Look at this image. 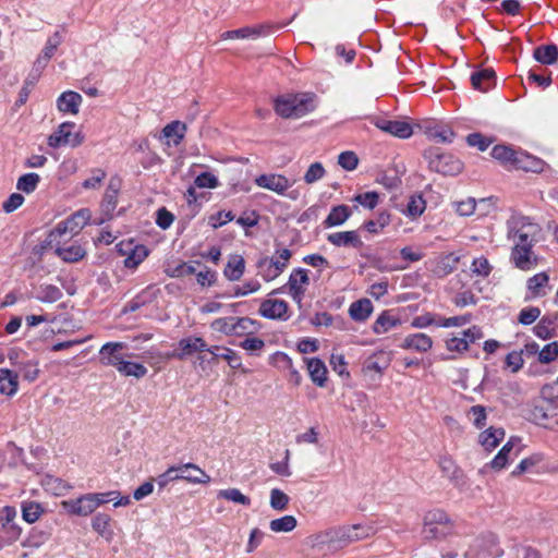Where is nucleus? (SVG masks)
Listing matches in <instances>:
<instances>
[{"label": "nucleus", "mask_w": 558, "mask_h": 558, "mask_svg": "<svg viewBox=\"0 0 558 558\" xmlns=\"http://www.w3.org/2000/svg\"><path fill=\"white\" fill-rule=\"evenodd\" d=\"M374 529L368 525L353 524L331 529L308 537V544L313 548H320L322 545L330 544L335 547H344L352 543L371 537Z\"/></svg>", "instance_id": "1"}, {"label": "nucleus", "mask_w": 558, "mask_h": 558, "mask_svg": "<svg viewBox=\"0 0 558 558\" xmlns=\"http://www.w3.org/2000/svg\"><path fill=\"white\" fill-rule=\"evenodd\" d=\"M558 385H545L539 398L535 399L527 418L543 427L558 429Z\"/></svg>", "instance_id": "2"}, {"label": "nucleus", "mask_w": 558, "mask_h": 558, "mask_svg": "<svg viewBox=\"0 0 558 558\" xmlns=\"http://www.w3.org/2000/svg\"><path fill=\"white\" fill-rule=\"evenodd\" d=\"M126 348L124 342H107L100 351V362L106 366H113L123 376L142 378L147 374V368L140 363L125 361L121 351Z\"/></svg>", "instance_id": "3"}, {"label": "nucleus", "mask_w": 558, "mask_h": 558, "mask_svg": "<svg viewBox=\"0 0 558 558\" xmlns=\"http://www.w3.org/2000/svg\"><path fill=\"white\" fill-rule=\"evenodd\" d=\"M507 239L513 245H535L541 227L530 217L513 213L506 222Z\"/></svg>", "instance_id": "4"}, {"label": "nucleus", "mask_w": 558, "mask_h": 558, "mask_svg": "<svg viewBox=\"0 0 558 558\" xmlns=\"http://www.w3.org/2000/svg\"><path fill=\"white\" fill-rule=\"evenodd\" d=\"M313 99L306 95H284L275 100V111L282 118H301L313 110Z\"/></svg>", "instance_id": "5"}, {"label": "nucleus", "mask_w": 558, "mask_h": 558, "mask_svg": "<svg viewBox=\"0 0 558 558\" xmlns=\"http://www.w3.org/2000/svg\"><path fill=\"white\" fill-rule=\"evenodd\" d=\"M16 517L17 511L12 506L0 509V550L15 543L22 534Z\"/></svg>", "instance_id": "6"}, {"label": "nucleus", "mask_w": 558, "mask_h": 558, "mask_svg": "<svg viewBox=\"0 0 558 558\" xmlns=\"http://www.w3.org/2000/svg\"><path fill=\"white\" fill-rule=\"evenodd\" d=\"M429 169L445 175H454L461 172L462 163L450 154L440 151L439 148H429L424 153Z\"/></svg>", "instance_id": "7"}, {"label": "nucleus", "mask_w": 558, "mask_h": 558, "mask_svg": "<svg viewBox=\"0 0 558 558\" xmlns=\"http://www.w3.org/2000/svg\"><path fill=\"white\" fill-rule=\"evenodd\" d=\"M291 256L289 248L277 250L271 258L263 257L257 262L258 274L266 281L276 279L287 268Z\"/></svg>", "instance_id": "8"}, {"label": "nucleus", "mask_w": 558, "mask_h": 558, "mask_svg": "<svg viewBox=\"0 0 558 558\" xmlns=\"http://www.w3.org/2000/svg\"><path fill=\"white\" fill-rule=\"evenodd\" d=\"M75 123L64 122L48 137V145L52 148L61 146L77 147L84 142V135L74 131Z\"/></svg>", "instance_id": "9"}, {"label": "nucleus", "mask_w": 558, "mask_h": 558, "mask_svg": "<svg viewBox=\"0 0 558 558\" xmlns=\"http://www.w3.org/2000/svg\"><path fill=\"white\" fill-rule=\"evenodd\" d=\"M89 219V209H80L66 220L59 222L53 230V234L58 236H62L66 233L76 234L87 225Z\"/></svg>", "instance_id": "10"}, {"label": "nucleus", "mask_w": 558, "mask_h": 558, "mask_svg": "<svg viewBox=\"0 0 558 558\" xmlns=\"http://www.w3.org/2000/svg\"><path fill=\"white\" fill-rule=\"evenodd\" d=\"M180 350L179 360H185L187 356L196 353L207 351L213 355H217L216 350H220L218 345L208 347L206 341L201 337H187L178 342Z\"/></svg>", "instance_id": "11"}, {"label": "nucleus", "mask_w": 558, "mask_h": 558, "mask_svg": "<svg viewBox=\"0 0 558 558\" xmlns=\"http://www.w3.org/2000/svg\"><path fill=\"white\" fill-rule=\"evenodd\" d=\"M534 245H513L510 260L521 270H530L537 265V256L533 252Z\"/></svg>", "instance_id": "12"}, {"label": "nucleus", "mask_w": 558, "mask_h": 558, "mask_svg": "<svg viewBox=\"0 0 558 558\" xmlns=\"http://www.w3.org/2000/svg\"><path fill=\"white\" fill-rule=\"evenodd\" d=\"M307 270L304 268L293 269L288 280L289 292L292 299L301 303L304 298L306 287L310 283Z\"/></svg>", "instance_id": "13"}, {"label": "nucleus", "mask_w": 558, "mask_h": 558, "mask_svg": "<svg viewBox=\"0 0 558 558\" xmlns=\"http://www.w3.org/2000/svg\"><path fill=\"white\" fill-rule=\"evenodd\" d=\"M374 124L379 130L399 138H408L413 134V128L407 121L376 118Z\"/></svg>", "instance_id": "14"}, {"label": "nucleus", "mask_w": 558, "mask_h": 558, "mask_svg": "<svg viewBox=\"0 0 558 558\" xmlns=\"http://www.w3.org/2000/svg\"><path fill=\"white\" fill-rule=\"evenodd\" d=\"M61 505L69 513L82 517H87L97 509L90 493L75 499L63 500Z\"/></svg>", "instance_id": "15"}, {"label": "nucleus", "mask_w": 558, "mask_h": 558, "mask_svg": "<svg viewBox=\"0 0 558 558\" xmlns=\"http://www.w3.org/2000/svg\"><path fill=\"white\" fill-rule=\"evenodd\" d=\"M174 469L178 472V480L193 484H206L210 481V476L196 464L186 463L174 466Z\"/></svg>", "instance_id": "16"}, {"label": "nucleus", "mask_w": 558, "mask_h": 558, "mask_svg": "<svg viewBox=\"0 0 558 558\" xmlns=\"http://www.w3.org/2000/svg\"><path fill=\"white\" fill-rule=\"evenodd\" d=\"M257 186L282 195L290 186V181L281 174H262L255 179Z\"/></svg>", "instance_id": "17"}, {"label": "nucleus", "mask_w": 558, "mask_h": 558, "mask_svg": "<svg viewBox=\"0 0 558 558\" xmlns=\"http://www.w3.org/2000/svg\"><path fill=\"white\" fill-rule=\"evenodd\" d=\"M288 303L283 300L268 299L262 302L259 314L268 319H282L288 312Z\"/></svg>", "instance_id": "18"}, {"label": "nucleus", "mask_w": 558, "mask_h": 558, "mask_svg": "<svg viewBox=\"0 0 558 558\" xmlns=\"http://www.w3.org/2000/svg\"><path fill=\"white\" fill-rule=\"evenodd\" d=\"M327 241L335 246L360 248L363 246L357 231H340L327 235Z\"/></svg>", "instance_id": "19"}, {"label": "nucleus", "mask_w": 558, "mask_h": 558, "mask_svg": "<svg viewBox=\"0 0 558 558\" xmlns=\"http://www.w3.org/2000/svg\"><path fill=\"white\" fill-rule=\"evenodd\" d=\"M82 100L83 98L78 93L68 90L59 96L57 107L61 112L76 114Z\"/></svg>", "instance_id": "20"}, {"label": "nucleus", "mask_w": 558, "mask_h": 558, "mask_svg": "<svg viewBox=\"0 0 558 558\" xmlns=\"http://www.w3.org/2000/svg\"><path fill=\"white\" fill-rule=\"evenodd\" d=\"M433 345V340L425 333H413L409 335L403 339L401 348L405 350H414L417 352H426Z\"/></svg>", "instance_id": "21"}, {"label": "nucleus", "mask_w": 558, "mask_h": 558, "mask_svg": "<svg viewBox=\"0 0 558 558\" xmlns=\"http://www.w3.org/2000/svg\"><path fill=\"white\" fill-rule=\"evenodd\" d=\"M471 83L474 89L487 92L495 85V71L493 69H483L472 73Z\"/></svg>", "instance_id": "22"}, {"label": "nucleus", "mask_w": 558, "mask_h": 558, "mask_svg": "<svg viewBox=\"0 0 558 558\" xmlns=\"http://www.w3.org/2000/svg\"><path fill=\"white\" fill-rule=\"evenodd\" d=\"M90 495L93 497L96 508L110 501H113L114 507L128 506L131 502L129 496L119 498L120 493L117 490H111L107 493H90Z\"/></svg>", "instance_id": "23"}, {"label": "nucleus", "mask_w": 558, "mask_h": 558, "mask_svg": "<svg viewBox=\"0 0 558 558\" xmlns=\"http://www.w3.org/2000/svg\"><path fill=\"white\" fill-rule=\"evenodd\" d=\"M311 379L318 387H324L327 380V368L323 361L313 357L306 361Z\"/></svg>", "instance_id": "24"}, {"label": "nucleus", "mask_w": 558, "mask_h": 558, "mask_svg": "<svg viewBox=\"0 0 558 558\" xmlns=\"http://www.w3.org/2000/svg\"><path fill=\"white\" fill-rule=\"evenodd\" d=\"M352 215L351 208L347 205H338L331 208L324 221L325 227H338L343 225Z\"/></svg>", "instance_id": "25"}, {"label": "nucleus", "mask_w": 558, "mask_h": 558, "mask_svg": "<svg viewBox=\"0 0 558 558\" xmlns=\"http://www.w3.org/2000/svg\"><path fill=\"white\" fill-rule=\"evenodd\" d=\"M17 373L8 368H0V392L7 396H13L19 387Z\"/></svg>", "instance_id": "26"}, {"label": "nucleus", "mask_w": 558, "mask_h": 558, "mask_svg": "<svg viewBox=\"0 0 558 558\" xmlns=\"http://www.w3.org/2000/svg\"><path fill=\"white\" fill-rule=\"evenodd\" d=\"M373 312V304L368 299H361L350 305L349 314L355 322L366 320Z\"/></svg>", "instance_id": "27"}, {"label": "nucleus", "mask_w": 558, "mask_h": 558, "mask_svg": "<svg viewBox=\"0 0 558 558\" xmlns=\"http://www.w3.org/2000/svg\"><path fill=\"white\" fill-rule=\"evenodd\" d=\"M245 262L243 257L239 255H233L228 260L223 274L230 281H238L243 276Z\"/></svg>", "instance_id": "28"}, {"label": "nucleus", "mask_w": 558, "mask_h": 558, "mask_svg": "<svg viewBox=\"0 0 558 558\" xmlns=\"http://www.w3.org/2000/svg\"><path fill=\"white\" fill-rule=\"evenodd\" d=\"M505 430L502 428L489 427L480 435L482 446L490 451L504 439Z\"/></svg>", "instance_id": "29"}, {"label": "nucleus", "mask_w": 558, "mask_h": 558, "mask_svg": "<svg viewBox=\"0 0 558 558\" xmlns=\"http://www.w3.org/2000/svg\"><path fill=\"white\" fill-rule=\"evenodd\" d=\"M534 58L542 64H554L558 61V47L556 45H542L535 48Z\"/></svg>", "instance_id": "30"}, {"label": "nucleus", "mask_w": 558, "mask_h": 558, "mask_svg": "<svg viewBox=\"0 0 558 558\" xmlns=\"http://www.w3.org/2000/svg\"><path fill=\"white\" fill-rule=\"evenodd\" d=\"M264 26L257 27H243L233 31H227L221 34V39H246V38H256L260 36L264 32Z\"/></svg>", "instance_id": "31"}, {"label": "nucleus", "mask_w": 558, "mask_h": 558, "mask_svg": "<svg viewBox=\"0 0 558 558\" xmlns=\"http://www.w3.org/2000/svg\"><path fill=\"white\" fill-rule=\"evenodd\" d=\"M426 209V202L421 194H413L409 197L405 209L402 213L411 218L415 219L420 217Z\"/></svg>", "instance_id": "32"}, {"label": "nucleus", "mask_w": 558, "mask_h": 558, "mask_svg": "<svg viewBox=\"0 0 558 558\" xmlns=\"http://www.w3.org/2000/svg\"><path fill=\"white\" fill-rule=\"evenodd\" d=\"M518 441L519 440L517 438H510L508 440V442L499 450L498 454L492 460L490 465L493 469L501 470L506 466Z\"/></svg>", "instance_id": "33"}, {"label": "nucleus", "mask_w": 558, "mask_h": 558, "mask_svg": "<svg viewBox=\"0 0 558 558\" xmlns=\"http://www.w3.org/2000/svg\"><path fill=\"white\" fill-rule=\"evenodd\" d=\"M389 365V360L384 352H378L369 356L363 364L365 372H375L381 374Z\"/></svg>", "instance_id": "34"}, {"label": "nucleus", "mask_w": 558, "mask_h": 558, "mask_svg": "<svg viewBox=\"0 0 558 558\" xmlns=\"http://www.w3.org/2000/svg\"><path fill=\"white\" fill-rule=\"evenodd\" d=\"M400 324V319L388 312L378 316L373 325V331L377 335L385 333Z\"/></svg>", "instance_id": "35"}, {"label": "nucleus", "mask_w": 558, "mask_h": 558, "mask_svg": "<svg viewBox=\"0 0 558 558\" xmlns=\"http://www.w3.org/2000/svg\"><path fill=\"white\" fill-rule=\"evenodd\" d=\"M514 167L519 168V169H523L525 171L541 172L544 168V162H543V160H541L536 157H533V156H530V155H526L523 153H519V156H518Z\"/></svg>", "instance_id": "36"}, {"label": "nucleus", "mask_w": 558, "mask_h": 558, "mask_svg": "<svg viewBox=\"0 0 558 558\" xmlns=\"http://www.w3.org/2000/svg\"><path fill=\"white\" fill-rule=\"evenodd\" d=\"M298 525V521L294 515H284L278 519H274L269 523V529L275 533H288L293 531Z\"/></svg>", "instance_id": "37"}, {"label": "nucleus", "mask_w": 558, "mask_h": 558, "mask_svg": "<svg viewBox=\"0 0 558 558\" xmlns=\"http://www.w3.org/2000/svg\"><path fill=\"white\" fill-rule=\"evenodd\" d=\"M111 518L105 513H98L93 518L92 527L100 536L110 538L112 536V530L110 529Z\"/></svg>", "instance_id": "38"}, {"label": "nucleus", "mask_w": 558, "mask_h": 558, "mask_svg": "<svg viewBox=\"0 0 558 558\" xmlns=\"http://www.w3.org/2000/svg\"><path fill=\"white\" fill-rule=\"evenodd\" d=\"M492 156L502 163L515 166L519 153L505 145H496L492 150Z\"/></svg>", "instance_id": "39"}, {"label": "nucleus", "mask_w": 558, "mask_h": 558, "mask_svg": "<svg viewBox=\"0 0 558 558\" xmlns=\"http://www.w3.org/2000/svg\"><path fill=\"white\" fill-rule=\"evenodd\" d=\"M62 291L52 284H43L37 290L36 298L44 303H53L62 298Z\"/></svg>", "instance_id": "40"}, {"label": "nucleus", "mask_w": 558, "mask_h": 558, "mask_svg": "<svg viewBox=\"0 0 558 558\" xmlns=\"http://www.w3.org/2000/svg\"><path fill=\"white\" fill-rule=\"evenodd\" d=\"M44 512L41 506L35 501L22 502V518L27 523L36 522Z\"/></svg>", "instance_id": "41"}, {"label": "nucleus", "mask_w": 558, "mask_h": 558, "mask_svg": "<svg viewBox=\"0 0 558 558\" xmlns=\"http://www.w3.org/2000/svg\"><path fill=\"white\" fill-rule=\"evenodd\" d=\"M186 125L180 121H172L162 129V134L167 138L175 137L173 141L178 145L184 137Z\"/></svg>", "instance_id": "42"}, {"label": "nucleus", "mask_w": 558, "mask_h": 558, "mask_svg": "<svg viewBox=\"0 0 558 558\" xmlns=\"http://www.w3.org/2000/svg\"><path fill=\"white\" fill-rule=\"evenodd\" d=\"M23 378L27 381H35L39 375L38 362L27 360L15 364Z\"/></svg>", "instance_id": "43"}, {"label": "nucleus", "mask_w": 558, "mask_h": 558, "mask_svg": "<svg viewBox=\"0 0 558 558\" xmlns=\"http://www.w3.org/2000/svg\"><path fill=\"white\" fill-rule=\"evenodd\" d=\"M56 252L63 260L71 263L82 259L85 255V251L81 245L58 247Z\"/></svg>", "instance_id": "44"}, {"label": "nucleus", "mask_w": 558, "mask_h": 558, "mask_svg": "<svg viewBox=\"0 0 558 558\" xmlns=\"http://www.w3.org/2000/svg\"><path fill=\"white\" fill-rule=\"evenodd\" d=\"M39 181L40 177L37 173H26L19 178L16 189L19 191L29 194L36 190Z\"/></svg>", "instance_id": "45"}, {"label": "nucleus", "mask_w": 558, "mask_h": 558, "mask_svg": "<svg viewBox=\"0 0 558 558\" xmlns=\"http://www.w3.org/2000/svg\"><path fill=\"white\" fill-rule=\"evenodd\" d=\"M117 197H118V193H111V192L106 191V193L104 195V199L101 202V213H102L104 217L98 222L99 225L104 223L106 220L111 219L112 213L117 206Z\"/></svg>", "instance_id": "46"}, {"label": "nucleus", "mask_w": 558, "mask_h": 558, "mask_svg": "<svg viewBox=\"0 0 558 558\" xmlns=\"http://www.w3.org/2000/svg\"><path fill=\"white\" fill-rule=\"evenodd\" d=\"M147 256V248L144 245H137L131 250L124 259V265L126 268H136Z\"/></svg>", "instance_id": "47"}, {"label": "nucleus", "mask_w": 558, "mask_h": 558, "mask_svg": "<svg viewBox=\"0 0 558 558\" xmlns=\"http://www.w3.org/2000/svg\"><path fill=\"white\" fill-rule=\"evenodd\" d=\"M218 498L226 499L228 501H232L234 504H240L243 506H250L251 499L243 495L238 488H228L221 489L218 492Z\"/></svg>", "instance_id": "48"}, {"label": "nucleus", "mask_w": 558, "mask_h": 558, "mask_svg": "<svg viewBox=\"0 0 558 558\" xmlns=\"http://www.w3.org/2000/svg\"><path fill=\"white\" fill-rule=\"evenodd\" d=\"M451 532V525H423L422 534L425 539H439Z\"/></svg>", "instance_id": "49"}, {"label": "nucleus", "mask_w": 558, "mask_h": 558, "mask_svg": "<svg viewBox=\"0 0 558 558\" xmlns=\"http://www.w3.org/2000/svg\"><path fill=\"white\" fill-rule=\"evenodd\" d=\"M549 281V277L546 272H539L534 275L527 280V289L532 292L533 296L544 295L541 291Z\"/></svg>", "instance_id": "50"}, {"label": "nucleus", "mask_w": 558, "mask_h": 558, "mask_svg": "<svg viewBox=\"0 0 558 558\" xmlns=\"http://www.w3.org/2000/svg\"><path fill=\"white\" fill-rule=\"evenodd\" d=\"M211 329L221 333L232 336L236 333L234 317L217 318L210 324Z\"/></svg>", "instance_id": "51"}, {"label": "nucleus", "mask_w": 558, "mask_h": 558, "mask_svg": "<svg viewBox=\"0 0 558 558\" xmlns=\"http://www.w3.org/2000/svg\"><path fill=\"white\" fill-rule=\"evenodd\" d=\"M289 496L278 488L270 490V507L278 511H283L289 505Z\"/></svg>", "instance_id": "52"}, {"label": "nucleus", "mask_w": 558, "mask_h": 558, "mask_svg": "<svg viewBox=\"0 0 558 558\" xmlns=\"http://www.w3.org/2000/svg\"><path fill=\"white\" fill-rule=\"evenodd\" d=\"M390 223V214L381 211L375 220H368L364 223L366 230L371 233H377Z\"/></svg>", "instance_id": "53"}, {"label": "nucleus", "mask_w": 558, "mask_h": 558, "mask_svg": "<svg viewBox=\"0 0 558 558\" xmlns=\"http://www.w3.org/2000/svg\"><path fill=\"white\" fill-rule=\"evenodd\" d=\"M220 350H216L217 355L214 359L221 357L226 360L231 368H240L242 365L241 357L231 349L219 347Z\"/></svg>", "instance_id": "54"}, {"label": "nucleus", "mask_w": 558, "mask_h": 558, "mask_svg": "<svg viewBox=\"0 0 558 558\" xmlns=\"http://www.w3.org/2000/svg\"><path fill=\"white\" fill-rule=\"evenodd\" d=\"M379 201V195L377 192H366L357 194L353 197V202L357 203L359 205L363 206L367 209H374Z\"/></svg>", "instance_id": "55"}, {"label": "nucleus", "mask_w": 558, "mask_h": 558, "mask_svg": "<svg viewBox=\"0 0 558 558\" xmlns=\"http://www.w3.org/2000/svg\"><path fill=\"white\" fill-rule=\"evenodd\" d=\"M554 326L555 319L545 316L534 327V332L538 338L548 339L553 336L551 331L554 329Z\"/></svg>", "instance_id": "56"}, {"label": "nucleus", "mask_w": 558, "mask_h": 558, "mask_svg": "<svg viewBox=\"0 0 558 558\" xmlns=\"http://www.w3.org/2000/svg\"><path fill=\"white\" fill-rule=\"evenodd\" d=\"M470 418L472 420L474 426L478 429H482L486 425V409L483 405H473L469 411Z\"/></svg>", "instance_id": "57"}, {"label": "nucleus", "mask_w": 558, "mask_h": 558, "mask_svg": "<svg viewBox=\"0 0 558 558\" xmlns=\"http://www.w3.org/2000/svg\"><path fill=\"white\" fill-rule=\"evenodd\" d=\"M451 525L448 515L441 510H433L425 514L424 525Z\"/></svg>", "instance_id": "58"}, {"label": "nucleus", "mask_w": 558, "mask_h": 558, "mask_svg": "<svg viewBox=\"0 0 558 558\" xmlns=\"http://www.w3.org/2000/svg\"><path fill=\"white\" fill-rule=\"evenodd\" d=\"M275 359L278 363H282L284 367H288L290 369V380L295 385H300L301 375L296 369L293 368L292 360L286 353L282 352L276 353Z\"/></svg>", "instance_id": "59"}, {"label": "nucleus", "mask_w": 558, "mask_h": 558, "mask_svg": "<svg viewBox=\"0 0 558 558\" xmlns=\"http://www.w3.org/2000/svg\"><path fill=\"white\" fill-rule=\"evenodd\" d=\"M558 357V341L546 344L538 353L541 363L547 364Z\"/></svg>", "instance_id": "60"}, {"label": "nucleus", "mask_w": 558, "mask_h": 558, "mask_svg": "<svg viewBox=\"0 0 558 558\" xmlns=\"http://www.w3.org/2000/svg\"><path fill=\"white\" fill-rule=\"evenodd\" d=\"M471 269L476 276L487 277L492 271V266L487 258L481 256L473 259Z\"/></svg>", "instance_id": "61"}, {"label": "nucleus", "mask_w": 558, "mask_h": 558, "mask_svg": "<svg viewBox=\"0 0 558 558\" xmlns=\"http://www.w3.org/2000/svg\"><path fill=\"white\" fill-rule=\"evenodd\" d=\"M325 174V169L320 162L312 163L304 174V181L307 184L315 183L320 180Z\"/></svg>", "instance_id": "62"}, {"label": "nucleus", "mask_w": 558, "mask_h": 558, "mask_svg": "<svg viewBox=\"0 0 558 558\" xmlns=\"http://www.w3.org/2000/svg\"><path fill=\"white\" fill-rule=\"evenodd\" d=\"M338 163L343 169L352 171L357 167L359 158L353 151H343L338 157Z\"/></svg>", "instance_id": "63"}, {"label": "nucleus", "mask_w": 558, "mask_h": 558, "mask_svg": "<svg viewBox=\"0 0 558 558\" xmlns=\"http://www.w3.org/2000/svg\"><path fill=\"white\" fill-rule=\"evenodd\" d=\"M166 272L170 277H185L195 274L196 269L191 264L180 263L172 268H168Z\"/></svg>", "instance_id": "64"}]
</instances>
